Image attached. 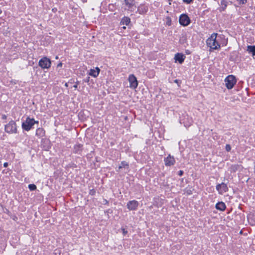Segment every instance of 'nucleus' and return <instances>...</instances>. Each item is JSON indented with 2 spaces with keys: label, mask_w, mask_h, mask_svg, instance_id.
<instances>
[{
  "label": "nucleus",
  "mask_w": 255,
  "mask_h": 255,
  "mask_svg": "<svg viewBox=\"0 0 255 255\" xmlns=\"http://www.w3.org/2000/svg\"><path fill=\"white\" fill-rule=\"evenodd\" d=\"M217 33H214L206 41L207 45L213 50L218 49L220 48V44L217 39Z\"/></svg>",
  "instance_id": "obj_1"
},
{
  "label": "nucleus",
  "mask_w": 255,
  "mask_h": 255,
  "mask_svg": "<svg viewBox=\"0 0 255 255\" xmlns=\"http://www.w3.org/2000/svg\"><path fill=\"white\" fill-rule=\"evenodd\" d=\"M38 122L33 118L27 117L26 120L22 123V128L26 131H29L32 128L35 124H38Z\"/></svg>",
  "instance_id": "obj_2"
},
{
  "label": "nucleus",
  "mask_w": 255,
  "mask_h": 255,
  "mask_svg": "<svg viewBox=\"0 0 255 255\" xmlns=\"http://www.w3.org/2000/svg\"><path fill=\"white\" fill-rule=\"evenodd\" d=\"M236 82V78L233 75H229L225 79V85L228 89H232Z\"/></svg>",
  "instance_id": "obj_3"
},
{
  "label": "nucleus",
  "mask_w": 255,
  "mask_h": 255,
  "mask_svg": "<svg viewBox=\"0 0 255 255\" xmlns=\"http://www.w3.org/2000/svg\"><path fill=\"white\" fill-rule=\"evenodd\" d=\"M5 131L8 133H15L17 131L16 125L13 121H11L5 126Z\"/></svg>",
  "instance_id": "obj_4"
},
{
  "label": "nucleus",
  "mask_w": 255,
  "mask_h": 255,
  "mask_svg": "<svg viewBox=\"0 0 255 255\" xmlns=\"http://www.w3.org/2000/svg\"><path fill=\"white\" fill-rule=\"evenodd\" d=\"M51 61L49 59L44 57L39 61V66L42 69H48L51 66Z\"/></svg>",
  "instance_id": "obj_5"
},
{
  "label": "nucleus",
  "mask_w": 255,
  "mask_h": 255,
  "mask_svg": "<svg viewBox=\"0 0 255 255\" xmlns=\"http://www.w3.org/2000/svg\"><path fill=\"white\" fill-rule=\"evenodd\" d=\"M128 81L129 82V87L131 89H135L138 85V82L136 78L134 75L131 74L128 77Z\"/></svg>",
  "instance_id": "obj_6"
},
{
  "label": "nucleus",
  "mask_w": 255,
  "mask_h": 255,
  "mask_svg": "<svg viewBox=\"0 0 255 255\" xmlns=\"http://www.w3.org/2000/svg\"><path fill=\"white\" fill-rule=\"evenodd\" d=\"M179 22L183 26H187L190 23V19L187 15L182 14L179 17Z\"/></svg>",
  "instance_id": "obj_7"
},
{
  "label": "nucleus",
  "mask_w": 255,
  "mask_h": 255,
  "mask_svg": "<svg viewBox=\"0 0 255 255\" xmlns=\"http://www.w3.org/2000/svg\"><path fill=\"white\" fill-rule=\"evenodd\" d=\"M216 188L219 193L220 194H223L228 190L227 185L224 183H222L221 184L217 185Z\"/></svg>",
  "instance_id": "obj_8"
},
{
  "label": "nucleus",
  "mask_w": 255,
  "mask_h": 255,
  "mask_svg": "<svg viewBox=\"0 0 255 255\" xmlns=\"http://www.w3.org/2000/svg\"><path fill=\"white\" fill-rule=\"evenodd\" d=\"M138 206V202L135 200L129 201L127 204V208L129 210H135Z\"/></svg>",
  "instance_id": "obj_9"
},
{
  "label": "nucleus",
  "mask_w": 255,
  "mask_h": 255,
  "mask_svg": "<svg viewBox=\"0 0 255 255\" xmlns=\"http://www.w3.org/2000/svg\"><path fill=\"white\" fill-rule=\"evenodd\" d=\"M164 162L166 166H170L175 163V160L173 156H171L170 155H169L164 159Z\"/></svg>",
  "instance_id": "obj_10"
},
{
  "label": "nucleus",
  "mask_w": 255,
  "mask_h": 255,
  "mask_svg": "<svg viewBox=\"0 0 255 255\" xmlns=\"http://www.w3.org/2000/svg\"><path fill=\"white\" fill-rule=\"evenodd\" d=\"M128 164L126 162L123 161L119 166L118 171L124 170L125 172H127L128 170Z\"/></svg>",
  "instance_id": "obj_11"
},
{
  "label": "nucleus",
  "mask_w": 255,
  "mask_h": 255,
  "mask_svg": "<svg viewBox=\"0 0 255 255\" xmlns=\"http://www.w3.org/2000/svg\"><path fill=\"white\" fill-rule=\"evenodd\" d=\"M185 58V56L183 54L181 53H177L175 54L174 57L175 61H178L180 64L183 62Z\"/></svg>",
  "instance_id": "obj_12"
},
{
  "label": "nucleus",
  "mask_w": 255,
  "mask_h": 255,
  "mask_svg": "<svg viewBox=\"0 0 255 255\" xmlns=\"http://www.w3.org/2000/svg\"><path fill=\"white\" fill-rule=\"evenodd\" d=\"M100 71V70L98 67H96L95 69H91L89 74L93 77H97L99 74Z\"/></svg>",
  "instance_id": "obj_13"
},
{
  "label": "nucleus",
  "mask_w": 255,
  "mask_h": 255,
  "mask_svg": "<svg viewBox=\"0 0 255 255\" xmlns=\"http://www.w3.org/2000/svg\"><path fill=\"white\" fill-rule=\"evenodd\" d=\"M216 208L217 210L220 211H224L226 209V205L223 202H219L216 205Z\"/></svg>",
  "instance_id": "obj_14"
},
{
  "label": "nucleus",
  "mask_w": 255,
  "mask_h": 255,
  "mask_svg": "<svg viewBox=\"0 0 255 255\" xmlns=\"http://www.w3.org/2000/svg\"><path fill=\"white\" fill-rule=\"evenodd\" d=\"M130 22V19L129 17L125 16L124 17L120 22L121 25H128Z\"/></svg>",
  "instance_id": "obj_15"
},
{
  "label": "nucleus",
  "mask_w": 255,
  "mask_h": 255,
  "mask_svg": "<svg viewBox=\"0 0 255 255\" xmlns=\"http://www.w3.org/2000/svg\"><path fill=\"white\" fill-rule=\"evenodd\" d=\"M247 51L249 53H252L253 56L255 55V46H248Z\"/></svg>",
  "instance_id": "obj_16"
},
{
  "label": "nucleus",
  "mask_w": 255,
  "mask_h": 255,
  "mask_svg": "<svg viewBox=\"0 0 255 255\" xmlns=\"http://www.w3.org/2000/svg\"><path fill=\"white\" fill-rule=\"evenodd\" d=\"M125 3L128 8H131L134 5L133 0H125Z\"/></svg>",
  "instance_id": "obj_17"
},
{
  "label": "nucleus",
  "mask_w": 255,
  "mask_h": 255,
  "mask_svg": "<svg viewBox=\"0 0 255 255\" xmlns=\"http://www.w3.org/2000/svg\"><path fill=\"white\" fill-rule=\"evenodd\" d=\"M28 188L30 190L34 191L36 189V186H35V185L31 184L28 185Z\"/></svg>",
  "instance_id": "obj_18"
},
{
  "label": "nucleus",
  "mask_w": 255,
  "mask_h": 255,
  "mask_svg": "<svg viewBox=\"0 0 255 255\" xmlns=\"http://www.w3.org/2000/svg\"><path fill=\"white\" fill-rule=\"evenodd\" d=\"M239 4H245L247 2V0H236Z\"/></svg>",
  "instance_id": "obj_19"
},
{
  "label": "nucleus",
  "mask_w": 255,
  "mask_h": 255,
  "mask_svg": "<svg viewBox=\"0 0 255 255\" xmlns=\"http://www.w3.org/2000/svg\"><path fill=\"white\" fill-rule=\"evenodd\" d=\"M231 149V147L230 144H226V150L227 151H230Z\"/></svg>",
  "instance_id": "obj_20"
},
{
  "label": "nucleus",
  "mask_w": 255,
  "mask_h": 255,
  "mask_svg": "<svg viewBox=\"0 0 255 255\" xmlns=\"http://www.w3.org/2000/svg\"><path fill=\"white\" fill-rule=\"evenodd\" d=\"M95 191L94 190H91L90 191V194L92 195H93L95 194Z\"/></svg>",
  "instance_id": "obj_21"
},
{
  "label": "nucleus",
  "mask_w": 255,
  "mask_h": 255,
  "mask_svg": "<svg viewBox=\"0 0 255 255\" xmlns=\"http://www.w3.org/2000/svg\"><path fill=\"white\" fill-rule=\"evenodd\" d=\"M184 2H186L187 3H190L192 0H183Z\"/></svg>",
  "instance_id": "obj_22"
},
{
  "label": "nucleus",
  "mask_w": 255,
  "mask_h": 255,
  "mask_svg": "<svg viewBox=\"0 0 255 255\" xmlns=\"http://www.w3.org/2000/svg\"><path fill=\"white\" fill-rule=\"evenodd\" d=\"M122 231H123V234L125 235L126 234H127L128 232L125 229H122Z\"/></svg>",
  "instance_id": "obj_23"
},
{
  "label": "nucleus",
  "mask_w": 255,
  "mask_h": 255,
  "mask_svg": "<svg viewBox=\"0 0 255 255\" xmlns=\"http://www.w3.org/2000/svg\"><path fill=\"white\" fill-rule=\"evenodd\" d=\"M183 172L182 170H180L178 173V175L179 176H182L183 175Z\"/></svg>",
  "instance_id": "obj_24"
},
{
  "label": "nucleus",
  "mask_w": 255,
  "mask_h": 255,
  "mask_svg": "<svg viewBox=\"0 0 255 255\" xmlns=\"http://www.w3.org/2000/svg\"><path fill=\"white\" fill-rule=\"evenodd\" d=\"M225 3H226V1L225 0H222L221 1L222 4H225V6L226 7V4H225Z\"/></svg>",
  "instance_id": "obj_25"
},
{
  "label": "nucleus",
  "mask_w": 255,
  "mask_h": 255,
  "mask_svg": "<svg viewBox=\"0 0 255 255\" xmlns=\"http://www.w3.org/2000/svg\"><path fill=\"white\" fill-rule=\"evenodd\" d=\"M3 166L4 167H6L7 166H8V163L7 162H5L4 164H3Z\"/></svg>",
  "instance_id": "obj_26"
},
{
  "label": "nucleus",
  "mask_w": 255,
  "mask_h": 255,
  "mask_svg": "<svg viewBox=\"0 0 255 255\" xmlns=\"http://www.w3.org/2000/svg\"><path fill=\"white\" fill-rule=\"evenodd\" d=\"M62 65V63H59L58 65H57V66L58 67H61Z\"/></svg>",
  "instance_id": "obj_27"
},
{
  "label": "nucleus",
  "mask_w": 255,
  "mask_h": 255,
  "mask_svg": "<svg viewBox=\"0 0 255 255\" xmlns=\"http://www.w3.org/2000/svg\"><path fill=\"white\" fill-rule=\"evenodd\" d=\"M2 119H6V116H5V115H2Z\"/></svg>",
  "instance_id": "obj_28"
},
{
  "label": "nucleus",
  "mask_w": 255,
  "mask_h": 255,
  "mask_svg": "<svg viewBox=\"0 0 255 255\" xmlns=\"http://www.w3.org/2000/svg\"><path fill=\"white\" fill-rule=\"evenodd\" d=\"M73 87L75 88V89H77V85L76 84L75 85H74Z\"/></svg>",
  "instance_id": "obj_29"
},
{
  "label": "nucleus",
  "mask_w": 255,
  "mask_h": 255,
  "mask_svg": "<svg viewBox=\"0 0 255 255\" xmlns=\"http://www.w3.org/2000/svg\"><path fill=\"white\" fill-rule=\"evenodd\" d=\"M174 82L176 83H178V80H174Z\"/></svg>",
  "instance_id": "obj_30"
},
{
  "label": "nucleus",
  "mask_w": 255,
  "mask_h": 255,
  "mask_svg": "<svg viewBox=\"0 0 255 255\" xmlns=\"http://www.w3.org/2000/svg\"><path fill=\"white\" fill-rule=\"evenodd\" d=\"M123 28L124 29H125L126 28V27L125 26H124L123 27Z\"/></svg>",
  "instance_id": "obj_31"
},
{
  "label": "nucleus",
  "mask_w": 255,
  "mask_h": 255,
  "mask_svg": "<svg viewBox=\"0 0 255 255\" xmlns=\"http://www.w3.org/2000/svg\"><path fill=\"white\" fill-rule=\"evenodd\" d=\"M65 86H66V87H67V86H68V84H67V83H66V84H65Z\"/></svg>",
  "instance_id": "obj_32"
},
{
  "label": "nucleus",
  "mask_w": 255,
  "mask_h": 255,
  "mask_svg": "<svg viewBox=\"0 0 255 255\" xmlns=\"http://www.w3.org/2000/svg\"><path fill=\"white\" fill-rule=\"evenodd\" d=\"M1 13V10L0 9V14Z\"/></svg>",
  "instance_id": "obj_33"
}]
</instances>
